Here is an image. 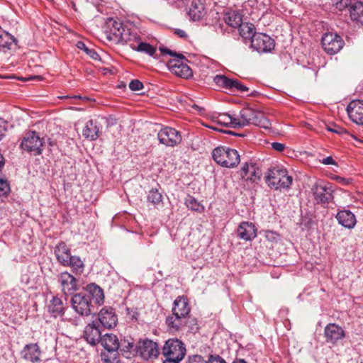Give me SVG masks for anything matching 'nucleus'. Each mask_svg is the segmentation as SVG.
I'll return each instance as SVG.
<instances>
[{"label":"nucleus","instance_id":"58","mask_svg":"<svg viewBox=\"0 0 363 363\" xmlns=\"http://www.w3.org/2000/svg\"><path fill=\"white\" fill-rule=\"evenodd\" d=\"M77 47L80 49V50H84V48H86V45L82 42V41H79L77 42Z\"/></svg>","mask_w":363,"mask_h":363},{"label":"nucleus","instance_id":"39","mask_svg":"<svg viewBox=\"0 0 363 363\" xmlns=\"http://www.w3.org/2000/svg\"><path fill=\"white\" fill-rule=\"evenodd\" d=\"M17 40L7 32H0V47L10 50L13 44L16 45Z\"/></svg>","mask_w":363,"mask_h":363},{"label":"nucleus","instance_id":"60","mask_svg":"<svg viewBox=\"0 0 363 363\" xmlns=\"http://www.w3.org/2000/svg\"><path fill=\"white\" fill-rule=\"evenodd\" d=\"M61 98H62V99H68V98H70V99H82V96H79V95H74V96H62Z\"/></svg>","mask_w":363,"mask_h":363},{"label":"nucleus","instance_id":"22","mask_svg":"<svg viewBox=\"0 0 363 363\" xmlns=\"http://www.w3.org/2000/svg\"><path fill=\"white\" fill-rule=\"evenodd\" d=\"M100 123L94 120L88 121L84 129L82 130V135L84 138L91 141L96 140L100 135Z\"/></svg>","mask_w":363,"mask_h":363},{"label":"nucleus","instance_id":"27","mask_svg":"<svg viewBox=\"0 0 363 363\" xmlns=\"http://www.w3.org/2000/svg\"><path fill=\"white\" fill-rule=\"evenodd\" d=\"M86 294H90L91 300L96 305H102L104 301V294L103 289L96 284H89L86 287Z\"/></svg>","mask_w":363,"mask_h":363},{"label":"nucleus","instance_id":"15","mask_svg":"<svg viewBox=\"0 0 363 363\" xmlns=\"http://www.w3.org/2000/svg\"><path fill=\"white\" fill-rule=\"evenodd\" d=\"M58 281L65 296L72 294L78 289L77 279L67 272H63L60 274Z\"/></svg>","mask_w":363,"mask_h":363},{"label":"nucleus","instance_id":"17","mask_svg":"<svg viewBox=\"0 0 363 363\" xmlns=\"http://www.w3.org/2000/svg\"><path fill=\"white\" fill-rule=\"evenodd\" d=\"M240 175L247 181L256 182L259 180L262 171L254 162H245L240 169Z\"/></svg>","mask_w":363,"mask_h":363},{"label":"nucleus","instance_id":"44","mask_svg":"<svg viewBox=\"0 0 363 363\" xmlns=\"http://www.w3.org/2000/svg\"><path fill=\"white\" fill-rule=\"evenodd\" d=\"M326 129L328 130V131H330L332 133H337L338 135H342V134H347V131L344 129L342 127H340L338 125H337L335 123H331V124H329V125H326Z\"/></svg>","mask_w":363,"mask_h":363},{"label":"nucleus","instance_id":"50","mask_svg":"<svg viewBox=\"0 0 363 363\" xmlns=\"http://www.w3.org/2000/svg\"><path fill=\"white\" fill-rule=\"evenodd\" d=\"M7 123L0 118V140L3 138L6 131Z\"/></svg>","mask_w":363,"mask_h":363},{"label":"nucleus","instance_id":"4","mask_svg":"<svg viewBox=\"0 0 363 363\" xmlns=\"http://www.w3.org/2000/svg\"><path fill=\"white\" fill-rule=\"evenodd\" d=\"M212 157L216 163L228 168L236 167L240 161L238 151L226 147L215 148L212 152Z\"/></svg>","mask_w":363,"mask_h":363},{"label":"nucleus","instance_id":"47","mask_svg":"<svg viewBox=\"0 0 363 363\" xmlns=\"http://www.w3.org/2000/svg\"><path fill=\"white\" fill-rule=\"evenodd\" d=\"M129 88L132 91H140L143 89V84L140 81L134 79L130 82Z\"/></svg>","mask_w":363,"mask_h":363},{"label":"nucleus","instance_id":"6","mask_svg":"<svg viewBox=\"0 0 363 363\" xmlns=\"http://www.w3.org/2000/svg\"><path fill=\"white\" fill-rule=\"evenodd\" d=\"M135 351L144 360L156 359L160 354L158 344L148 338L140 339L135 344Z\"/></svg>","mask_w":363,"mask_h":363},{"label":"nucleus","instance_id":"64","mask_svg":"<svg viewBox=\"0 0 363 363\" xmlns=\"http://www.w3.org/2000/svg\"><path fill=\"white\" fill-rule=\"evenodd\" d=\"M84 51L86 52V53L88 55L89 51V50H91V49H89V48H88L86 46V48H84Z\"/></svg>","mask_w":363,"mask_h":363},{"label":"nucleus","instance_id":"10","mask_svg":"<svg viewBox=\"0 0 363 363\" xmlns=\"http://www.w3.org/2000/svg\"><path fill=\"white\" fill-rule=\"evenodd\" d=\"M157 138L161 144L169 147H174L182 141V135L179 131L167 126L162 128L158 132Z\"/></svg>","mask_w":363,"mask_h":363},{"label":"nucleus","instance_id":"20","mask_svg":"<svg viewBox=\"0 0 363 363\" xmlns=\"http://www.w3.org/2000/svg\"><path fill=\"white\" fill-rule=\"evenodd\" d=\"M238 237L245 241H251L257 237V228L250 222H242L237 229Z\"/></svg>","mask_w":363,"mask_h":363},{"label":"nucleus","instance_id":"23","mask_svg":"<svg viewBox=\"0 0 363 363\" xmlns=\"http://www.w3.org/2000/svg\"><path fill=\"white\" fill-rule=\"evenodd\" d=\"M22 357L24 359L30 361L33 363L40 361L41 351L39 346L36 343L26 345L22 352Z\"/></svg>","mask_w":363,"mask_h":363},{"label":"nucleus","instance_id":"21","mask_svg":"<svg viewBox=\"0 0 363 363\" xmlns=\"http://www.w3.org/2000/svg\"><path fill=\"white\" fill-rule=\"evenodd\" d=\"M84 337L91 345H96L100 342L102 337L101 333L95 322L88 324L84 331Z\"/></svg>","mask_w":363,"mask_h":363},{"label":"nucleus","instance_id":"7","mask_svg":"<svg viewBox=\"0 0 363 363\" xmlns=\"http://www.w3.org/2000/svg\"><path fill=\"white\" fill-rule=\"evenodd\" d=\"M73 309L80 315L88 316L94 312V305L90 294L81 292L74 294L71 300Z\"/></svg>","mask_w":363,"mask_h":363},{"label":"nucleus","instance_id":"3","mask_svg":"<svg viewBox=\"0 0 363 363\" xmlns=\"http://www.w3.org/2000/svg\"><path fill=\"white\" fill-rule=\"evenodd\" d=\"M311 192L315 202L324 208L334 202L335 188L331 183L318 181L312 186Z\"/></svg>","mask_w":363,"mask_h":363},{"label":"nucleus","instance_id":"8","mask_svg":"<svg viewBox=\"0 0 363 363\" xmlns=\"http://www.w3.org/2000/svg\"><path fill=\"white\" fill-rule=\"evenodd\" d=\"M184 344L177 338L167 340L162 349V354L166 359L182 360L186 355Z\"/></svg>","mask_w":363,"mask_h":363},{"label":"nucleus","instance_id":"61","mask_svg":"<svg viewBox=\"0 0 363 363\" xmlns=\"http://www.w3.org/2000/svg\"><path fill=\"white\" fill-rule=\"evenodd\" d=\"M233 363H247L245 360L242 359H235Z\"/></svg>","mask_w":363,"mask_h":363},{"label":"nucleus","instance_id":"55","mask_svg":"<svg viewBox=\"0 0 363 363\" xmlns=\"http://www.w3.org/2000/svg\"><path fill=\"white\" fill-rule=\"evenodd\" d=\"M88 55L94 60L99 59V54L93 49L89 51Z\"/></svg>","mask_w":363,"mask_h":363},{"label":"nucleus","instance_id":"57","mask_svg":"<svg viewBox=\"0 0 363 363\" xmlns=\"http://www.w3.org/2000/svg\"><path fill=\"white\" fill-rule=\"evenodd\" d=\"M181 360H177L174 359H166L163 363H179Z\"/></svg>","mask_w":363,"mask_h":363},{"label":"nucleus","instance_id":"14","mask_svg":"<svg viewBox=\"0 0 363 363\" xmlns=\"http://www.w3.org/2000/svg\"><path fill=\"white\" fill-rule=\"evenodd\" d=\"M251 47L258 52H267L274 49V41L268 35L257 33L251 40Z\"/></svg>","mask_w":363,"mask_h":363},{"label":"nucleus","instance_id":"18","mask_svg":"<svg viewBox=\"0 0 363 363\" xmlns=\"http://www.w3.org/2000/svg\"><path fill=\"white\" fill-rule=\"evenodd\" d=\"M99 320L106 328H114L118 323V316L111 307H104L99 313Z\"/></svg>","mask_w":363,"mask_h":363},{"label":"nucleus","instance_id":"54","mask_svg":"<svg viewBox=\"0 0 363 363\" xmlns=\"http://www.w3.org/2000/svg\"><path fill=\"white\" fill-rule=\"evenodd\" d=\"M174 33L182 38L187 37L186 32L181 29H175Z\"/></svg>","mask_w":363,"mask_h":363},{"label":"nucleus","instance_id":"49","mask_svg":"<svg viewBox=\"0 0 363 363\" xmlns=\"http://www.w3.org/2000/svg\"><path fill=\"white\" fill-rule=\"evenodd\" d=\"M265 238L269 241L274 242L279 238V234L272 230H267L265 232Z\"/></svg>","mask_w":363,"mask_h":363},{"label":"nucleus","instance_id":"13","mask_svg":"<svg viewBox=\"0 0 363 363\" xmlns=\"http://www.w3.org/2000/svg\"><path fill=\"white\" fill-rule=\"evenodd\" d=\"M125 28L126 26L120 21H115L112 18L109 19L106 23V29L105 30L106 38L109 41L119 44L120 39L124 33L123 30H125Z\"/></svg>","mask_w":363,"mask_h":363},{"label":"nucleus","instance_id":"35","mask_svg":"<svg viewBox=\"0 0 363 363\" xmlns=\"http://www.w3.org/2000/svg\"><path fill=\"white\" fill-rule=\"evenodd\" d=\"M350 16L352 21L363 24V3L357 1L350 9Z\"/></svg>","mask_w":363,"mask_h":363},{"label":"nucleus","instance_id":"24","mask_svg":"<svg viewBox=\"0 0 363 363\" xmlns=\"http://www.w3.org/2000/svg\"><path fill=\"white\" fill-rule=\"evenodd\" d=\"M160 51L162 55H169L170 56L174 57V58L170 59L167 62V65L169 69L172 72L177 68L180 65V64H184L186 60L185 57L182 54H177L173 52L168 48L160 47Z\"/></svg>","mask_w":363,"mask_h":363},{"label":"nucleus","instance_id":"33","mask_svg":"<svg viewBox=\"0 0 363 363\" xmlns=\"http://www.w3.org/2000/svg\"><path fill=\"white\" fill-rule=\"evenodd\" d=\"M99 343L106 350L118 349L120 347L118 338L112 333H106L102 335Z\"/></svg>","mask_w":363,"mask_h":363},{"label":"nucleus","instance_id":"43","mask_svg":"<svg viewBox=\"0 0 363 363\" xmlns=\"http://www.w3.org/2000/svg\"><path fill=\"white\" fill-rule=\"evenodd\" d=\"M185 204L188 208L194 211L201 212L203 210V207L200 204V203H199L194 197L190 195H188L186 197Z\"/></svg>","mask_w":363,"mask_h":363},{"label":"nucleus","instance_id":"26","mask_svg":"<svg viewBox=\"0 0 363 363\" xmlns=\"http://www.w3.org/2000/svg\"><path fill=\"white\" fill-rule=\"evenodd\" d=\"M172 313H175L177 315H179L186 318H190L189 316L190 307L188 300L184 296H178L174 301Z\"/></svg>","mask_w":363,"mask_h":363},{"label":"nucleus","instance_id":"48","mask_svg":"<svg viewBox=\"0 0 363 363\" xmlns=\"http://www.w3.org/2000/svg\"><path fill=\"white\" fill-rule=\"evenodd\" d=\"M208 363H226V362L219 355L211 354L208 357Z\"/></svg>","mask_w":363,"mask_h":363},{"label":"nucleus","instance_id":"41","mask_svg":"<svg viewBox=\"0 0 363 363\" xmlns=\"http://www.w3.org/2000/svg\"><path fill=\"white\" fill-rule=\"evenodd\" d=\"M172 72L177 76L186 79L192 76L191 69L185 62L180 64V65Z\"/></svg>","mask_w":363,"mask_h":363},{"label":"nucleus","instance_id":"5","mask_svg":"<svg viewBox=\"0 0 363 363\" xmlns=\"http://www.w3.org/2000/svg\"><path fill=\"white\" fill-rule=\"evenodd\" d=\"M45 144L44 138H41L40 133L35 130L26 133L21 143V147L36 156L42 154Z\"/></svg>","mask_w":363,"mask_h":363},{"label":"nucleus","instance_id":"56","mask_svg":"<svg viewBox=\"0 0 363 363\" xmlns=\"http://www.w3.org/2000/svg\"><path fill=\"white\" fill-rule=\"evenodd\" d=\"M190 359L191 361H194V362H201L203 359H202V357L201 355H194L191 357H190Z\"/></svg>","mask_w":363,"mask_h":363},{"label":"nucleus","instance_id":"63","mask_svg":"<svg viewBox=\"0 0 363 363\" xmlns=\"http://www.w3.org/2000/svg\"><path fill=\"white\" fill-rule=\"evenodd\" d=\"M221 132L223 133H228V134H231V135H236L235 133H233V131H230V130H228V131H223V130H220Z\"/></svg>","mask_w":363,"mask_h":363},{"label":"nucleus","instance_id":"38","mask_svg":"<svg viewBox=\"0 0 363 363\" xmlns=\"http://www.w3.org/2000/svg\"><path fill=\"white\" fill-rule=\"evenodd\" d=\"M118 349L108 350L101 353V361L104 363H119Z\"/></svg>","mask_w":363,"mask_h":363},{"label":"nucleus","instance_id":"11","mask_svg":"<svg viewBox=\"0 0 363 363\" xmlns=\"http://www.w3.org/2000/svg\"><path fill=\"white\" fill-rule=\"evenodd\" d=\"M213 82L218 87L225 89L229 91H238L243 93L249 90V89L239 80L230 79L225 75H216L213 78Z\"/></svg>","mask_w":363,"mask_h":363},{"label":"nucleus","instance_id":"28","mask_svg":"<svg viewBox=\"0 0 363 363\" xmlns=\"http://www.w3.org/2000/svg\"><path fill=\"white\" fill-rule=\"evenodd\" d=\"M55 255L58 262L64 267L66 266L69 257L72 256L69 248L63 242H61L56 245L55 248Z\"/></svg>","mask_w":363,"mask_h":363},{"label":"nucleus","instance_id":"52","mask_svg":"<svg viewBox=\"0 0 363 363\" xmlns=\"http://www.w3.org/2000/svg\"><path fill=\"white\" fill-rule=\"evenodd\" d=\"M322 163L326 165L336 164L335 161L331 156L327 157L322 160Z\"/></svg>","mask_w":363,"mask_h":363},{"label":"nucleus","instance_id":"51","mask_svg":"<svg viewBox=\"0 0 363 363\" xmlns=\"http://www.w3.org/2000/svg\"><path fill=\"white\" fill-rule=\"evenodd\" d=\"M273 150L277 151V152H282L285 149V145L283 143L274 142L271 144Z\"/></svg>","mask_w":363,"mask_h":363},{"label":"nucleus","instance_id":"37","mask_svg":"<svg viewBox=\"0 0 363 363\" xmlns=\"http://www.w3.org/2000/svg\"><path fill=\"white\" fill-rule=\"evenodd\" d=\"M65 267H70L73 272L77 275L81 274L84 269V264L79 257L72 255Z\"/></svg>","mask_w":363,"mask_h":363},{"label":"nucleus","instance_id":"31","mask_svg":"<svg viewBox=\"0 0 363 363\" xmlns=\"http://www.w3.org/2000/svg\"><path fill=\"white\" fill-rule=\"evenodd\" d=\"M65 306L61 298L54 296L48 305V311L55 318L62 316L65 311Z\"/></svg>","mask_w":363,"mask_h":363},{"label":"nucleus","instance_id":"12","mask_svg":"<svg viewBox=\"0 0 363 363\" xmlns=\"http://www.w3.org/2000/svg\"><path fill=\"white\" fill-rule=\"evenodd\" d=\"M345 336L343 328L336 323H329L324 328L325 342L333 346L337 345Z\"/></svg>","mask_w":363,"mask_h":363},{"label":"nucleus","instance_id":"32","mask_svg":"<svg viewBox=\"0 0 363 363\" xmlns=\"http://www.w3.org/2000/svg\"><path fill=\"white\" fill-rule=\"evenodd\" d=\"M205 13L203 4L199 0H193L189 11L190 18L194 21H199Z\"/></svg>","mask_w":363,"mask_h":363},{"label":"nucleus","instance_id":"46","mask_svg":"<svg viewBox=\"0 0 363 363\" xmlns=\"http://www.w3.org/2000/svg\"><path fill=\"white\" fill-rule=\"evenodd\" d=\"M333 2L340 11H342L350 4V0H333Z\"/></svg>","mask_w":363,"mask_h":363},{"label":"nucleus","instance_id":"36","mask_svg":"<svg viewBox=\"0 0 363 363\" xmlns=\"http://www.w3.org/2000/svg\"><path fill=\"white\" fill-rule=\"evenodd\" d=\"M238 28L240 35L244 39L252 40L254 35L257 34L255 27L251 23H242Z\"/></svg>","mask_w":363,"mask_h":363},{"label":"nucleus","instance_id":"1","mask_svg":"<svg viewBox=\"0 0 363 363\" xmlns=\"http://www.w3.org/2000/svg\"><path fill=\"white\" fill-rule=\"evenodd\" d=\"M236 125L239 128H243L250 125H254L264 129H269L271 128L270 121L262 111L248 106L243 108L240 111Z\"/></svg>","mask_w":363,"mask_h":363},{"label":"nucleus","instance_id":"25","mask_svg":"<svg viewBox=\"0 0 363 363\" xmlns=\"http://www.w3.org/2000/svg\"><path fill=\"white\" fill-rule=\"evenodd\" d=\"M336 218L341 225L348 229L353 228L357 223L355 216L349 210L340 211Z\"/></svg>","mask_w":363,"mask_h":363},{"label":"nucleus","instance_id":"9","mask_svg":"<svg viewBox=\"0 0 363 363\" xmlns=\"http://www.w3.org/2000/svg\"><path fill=\"white\" fill-rule=\"evenodd\" d=\"M324 50L329 55L337 53L345 44L342 38L336 33H327L321 39Z\"/></svg>","mask_w":363,"mask_h":363},{"label":"nucleus","instance_id":"62","mask_svg":"<svg viewBox=\"0 0 363 363\" xmlns=\"http://www.w3.org/2000/svg\"><path fill=\"white\" fill-rule=\"evenodd\" d=\"M135 345H134V344L133 342H129L128 347L130 349H133V347L135 348Z\"/></svg>","mask_w":363,"mask_h":363},{"label":"nucleus","instance_id":"2","mask_svg":"<svg viewBox=\"0 0 363 363\" xmlns=\"http://www.w3.org/2000/svg\"><path fill=\"white\" fill-rule=\"evenodd\" d=\"M292 177L286 169L272 167L268 170L265 182L268 186L274 190H287L292 184Z\"/></svg>","mask_w":363,"mask_h":363},{"label":"nucleus","instance_id":"34","mask_svg":"<svg viewBox=\"0 0 363 363\" xmlns=\"http://www.w3.org/2000/svg\"><path fill=\"white\" fill-rule=\"evenodd\" d=\"M213 121L225 127L239 128V126L236 125L238 117L232 116L228 113H220L216 118H213Z\"/></svg>","mask_w":363,"mask_h":363},{"label":"nucleus","instance_id":"19","mask_svg":"<svg viewBox=\"0 0 363 363\" xmlns=\"http://www.w3.org/2000/svg\"><path fill=\"white\" fill-rule=\"evenodd\" d=\"M347 111L353 122L363 125V101H351L347 107Z\"/></svg>","mask_w":363,"mask_h":363},{"label":"nucleus","instance_id":"59","mask_svg":"<svg viewBox=\"0 0 363 363\" xmlns=\"http://www.w3.org/2000/svg\"><path fill=\"white\" fill-rule=\"evenodd\" d=\"M192 108H194V109L198 110V111H199V113H202L203 111H204V108H203L200 107V106H198V105H196V104H194V105H192Z\"/></svg>","mask_w":363,"mask_h":363},{"label":"nucleus","instance_id":"16","mask_svg":"<svg viewBox=\"0 0 363 363\" xmlns=\"http://www.w3.org/2000/svg\"><path fill=\"white\" fill-rule=\"evenodd\" d=\"M188 322H195V320L194 318H186L179 315H177L173 313L171 315L167 317L165 321L168 330L171 333L182 330Z\"/></svg>","mask_w":363,"mask_h":363},{"label":"nucleus","instance_id":"40","mask_svg":"<svg viewBox=\"0 0 363 363\" xmlns=\"http://www.w3.org/2000/svg\"><path fill=\"white\" fill-rule=\"evenodd\" d=\"M133 50L148 54L150 56H153L156 52V48L154 46L149 43H144L141 40L135 44Z\"/></svg>","mask_w":363,"mask_h":363},{"label":"nucleus","instance_id":"42","mask_svg":"<svg viewBox=\"0 0 363 363\" xmlns=\"http://www.w3.org/2000/svg\"><path fill=\"white\" fill-rule=\"evenodd\" d=\"M147 201L156 206L162 203V195L157 189L152 188L147 194Z\"/></svg>","mask_w":363,"mask_h":363},{"label":"nucleus","instance_id":"53","mask_svg":"<svg viewBox=\"0 0 363 363\" xmlns=\"http://www.w3.org/2000/svg\"><path fill=\"white\" fill-rule=\"evenodd\" d=\"M335 179L337 182L345 185H347L351 183L350 179H346L341 177H336Z\"/></svg>","mask_w":363,"mask_h":363},{"label":"nucleus","instance_id":"30","mask_svg":"<svg viewBox=\"0 0 363 363\" xmlns=\"http://www.w3.org/2000/svg\"><path fill=\"white\" fill-rule=\"evenodd\" d=\"M123 31L124 33L123 34L122 38L120 39V43H126L129 45L132 49H133L135 44L139 40H140V36L135 29L132 30L128 27H126L125 30Z\"/></svg>","mask_w":363,"mask_h":363},{"label":"nucleus","instance_id":"45","mask_svg":"<svg viewBox=\"0 0 363 363\" xmlns=\"http://www.w3.org/2000/svg\"><path fill=\"white\" fill-rule=\"evenodd\" d=\"M10 191V186L7 180L0 179V196H6Z\"/></svg>","mask_w":363,"mask_h":363},{"label":"nucleus","instance_id":"29","mask_svg":"<svg viewBox=\"0 0 363 363\" xmlns=\"http://www.w3.org/2000/svg\"><path fill=\"white\" fill-rule=\"evenodd\" d=\"M223 20L229 26L238 28L242 22V15L238 11L230 10L223 15Z\"/></svg>","mask_w":363,"mask_h":363}]
</instances>
